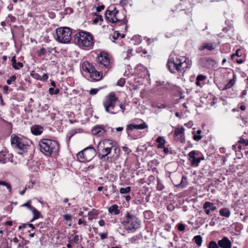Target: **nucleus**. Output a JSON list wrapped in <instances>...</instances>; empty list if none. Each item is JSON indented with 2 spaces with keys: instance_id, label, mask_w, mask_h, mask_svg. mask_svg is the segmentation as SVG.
Here are the masks:
<instances>
[{
  "instance_id": "f257e3e1",
  "label": "nucleus",
  "mask_w": 248,
  "mask_h": 248,
  "mask_svg": "<svg viewBox=\"0 0 248 248\" xmlns=\"http://www.w3.org/2000/svg\"><path fill=\"white\" fill-rule=\"evenodd\" d=\"M191 64V61L186 58H174L170 56L167 63V67L171 73H183L187 69L190 68Z\"/></svg>"
},
{
  "instance_id": "f03ea898",
  "label": "nucleus",
  "mask_w": 248,
  "mask_h": 248,
  "mask_svg": "<svg viewBox=\"0 0 248 248\" xmlns=\"http://www.w3.org/2000/svg\"><path fill=\"white\" fill-rule=\"evenodd\" d=\"M41 152L47 156L58 155L59 150V144L54 140L44 139L39 141Z\"/></svg>"
},
{
  "instance_id": "7ed1b4c3",
  "label": "nucleus",
  "mask_w": 248,
  "mask_h": 248,
  "mask_svg": "<svg viewBox=\"0 0 248 248\" xmlns=\"http://www.w3.org/2000/svg\"><path fill=\"white\" fill-rule=\"evenodd\" d=\"M119 101L114 92L110 93L107 95L103 101V105L105 111L111 114H117L119 110L117 107Z\"/></svg>"
},
{
  "instance_id": "20e7f679",
  "label": "nucleus",
  "mask_w": 248,
  "mask_h": 248,
  "mask_svg": "<svg viewBox=\"0 0 248 248\" xmlns=\"http://www.w3.org/2000/svg\"><path fill=\"white\" fill-rule=\"evenodd\" d=\"M74 41L80 47H91L93 45L92 35L83 31H78L74 35Z\"/></svg>"
},
{
  "instance_id": "39448f33",
  "label": "nucleus",
  "mask_w": 248,
  "mask_h": 248,
  "mask_svg": "<svg viewBox=\"0 0 248 248\" xmlns=\"http://www.w3.org/2000/svg\"><path fill=\"white\" fill-rule=\"evenodd\" d=\"M122 223L128 232H134L140 228L141 221L135 215L127 212Z\"/></svg>"
},
{
  "instance_id": "423d86ee",
  "label": "nucleus",
  "mask_w": 248,
  "mask_h": 248,
  "mask_svg": "<svg viewBox=\"0 0 248 248\" xmlns=\"http://www.w3.org/2000/svg\"><path fill=\"white\" fill-rule=\"evenodd\" d=\"M72 30L70 28L63 27L57 28L54 38L56 40L62 44H66L71 39Z\"/></svg>"
},
{
  "instance_id": "0eeeda50",
  "label": "nucleus",
  "mask_w": 248,
  "mask_h": 248,
  "mask_svg": "<svg viewBox=\"0 0 248 248\" xmlns=\"http://www.w3.org/2000/svg\"><path fill=\"white\" fill-rule=\"evenodd\" d=\"M96 155V151L92 146L85 148L77 155L78 159L81 162L90 161Z\"/></svg>"
},
{
  "instance_id": "6e6552de",
  "label": "nucleus",
  "mask_w": 248,
  "mask_h": 248,
  "mask_svg": "<svg viewBox=\"0 0 248 248\" xmlns=\"http://www.w3.org/2000/svg\"><path fill=\"white\" fill-rule=\"evenodd\" d=\"M99 145L100 149L98 150L100 151L99 153L100 158L106 159V157L110 154L111 151L112 150L114 142L111 140L106 139L102 142H100Z\"/></svg>"
},
{
  "instance_id": "1a4fd4ad",
  "label": "nucleus",
  "mask_w": 248,
  "mask_h": 248,
  "mask_svg": "<svg viewBox=\"0 0 248 248\" xmlns=\"http://www.w3.org/2000/svg\"><path fill=\"white\" fill-rule=\"evenodd\" d=\"M133 122H137L138 123L139 122H142V124H136L133 123L129 124L126 125V131L128 136H130L132 131L134 129H144L148 127V125L146 123L140 119H135L133 120Z\"/></svg>"
},
{
  "instance_id": "9d476101",
  "label": "nucleus",
  "mask_w": 248,
  "mask_h": 248,
  "mask_svg": "<svg viewBox=\"0 0 248 248\" xmlns=\"http://www.w3.org/2000/svg\"><path fill=\"white\" fill-rule=\"evenodd\" d=\"M11 142L13 146L23 151H25L27 149L26 140L15 134L11 136Z\"/></svg>"
},
{
  "instance_id": "9b49d317",
  "label": "nucleus",
  "mask_w": 248,
  "mask_h": 248,
  "mask_svg": "<svg viewBox=\"0 0 248 248\" xmlns=\"http://www.w3.org/2000/svg\"><path fill=\"white\" fill-rule=\"evenodd\" d=\"M200 153L197 151H192L188 154V159L191 163V165L193 167H198L201 160L204 159V156L202 155L200 156Z\"/></svg>"
},
{
  "instance_id": "f8f14e48",
  "label": "nucleus",
  "mask_w": 248,
  "mask_h": 248,
  "mask_svg": "<svg viewBox=\"0 0 248 248\" xmlns=\"http://www.w3.org/2000/svg\"><path fill=\"white\" fill-rule=\"evenodd\" d=\"M111 7H109V9ZM118 13L119 11L116 9V7H114L112 10L108 9L106 11L105 17L107 21L111 23H114L115 21L120 19L117 16Z\"/></svg>"
},
{
  "instance_id": "ddd939ff",
  "label": "nucleus",
  "mask_w": 248,
  "mask_h": 248,
  "mask_svg": "<svg viewBox=\"0 0 248 248\" xmlns=\"http://www.w3.org/2000/svg\"><path fill=\"white\" fill-rule=\"evenodd\" d=\"M98 61L99 62L102 67H105L107 69L110 68V59L108 57L107 53L102 52L98 57Z\"/></svg>"
},
{
  "instance_id": "4468645a",
  "label": "nucleus",
  "mask_w": 248,
  "mask_h": 248,
  "mask_svg": "<svg viewBox=\"0 0 248 248\" xmlns=\"http://www.w3.org/2000/svg\"><path fill=\"white\" fill-rule=\"evenodd\" d=\"M200 64L207 68H211L215 67L216 64V62L209 57H203L199 60Z\"/></svg>"
},
{
  "instance_id": "2eb2a0df",
  "label": "nucleus",
  "mask_w": 248,
  "mask_h": 248,
  "mask_svg": "<svg viewBox=\"0 0 248 248\" xmlns=\"http://www.w3.org/2000/svg\"><path fill=\"white\" fill-rule=\"evenodd\" d=\"M217 242L219 248H231L232 247L231 241L226 236L219 240Z\"/></svg>"
},
{
  "instance_id": "dca6fc26",
  "label": "nucleus",
  "mask_w": 248,
  "mask_h": 248,
  "mask_svg": "<svg viewBox=\"0 0 248 248\" xmlns=\"http://www.w3.org/2000/svg\"><path fill=\"white\" fill-rule=\"evenodd\" d=\"M92 132L94 135L100 137L105 135L106 130H105L103 125H97L93 128Z\"/></svg>"
},
{
  "instance_id": "f3484780",
  "label": "nucleus",
  "mask_w": 248,
  "mask_h": 248,
  "mask_svg": "<svg viewBox=\"0 0 248 248\" xmlns=\"http://www.w3.org/2000/svg\"><path fill=\"white\" fill-rule=\"evenodd\" d=\"M12 158L13 155L11 154L3 151L0 152V163L5 164L9 161L12 162Z\"/></svg>"
},
{
  "instance_id": "a211bd4d",
  "label": "nucleus",
  "mask_w": 248,
  "mask_h": 248,
  "mask_svg": "<svg viewBox=\"0 0 248 248\" xmlns=\"http://www.w3.org/2000/svg\"><path fill=\"white\" fill-rule=\"evenodd\" d=\"M203 208L207 215H209L210 211H214L217 209V207L214 205L213 202H205L203 205Z\"/></svg>"
},
{
  "instance_id": "6ab92c4d",
  "label": "nucleus",
  "mask_w": 248,
  "mask_h": 248,
  "mask_svg": "<svg viewBox=\"0 0 248 248\" xmlns=\"http://www.w3.org/2000/svg\"><path fill=\"white\" fill-rule=\"evenodd\" d=\"M184 128L183 127H178L175 128L174 131V136L178 137L180 136L179 140L181 142L183 143L185 142V136H184Z\"/></svg>"
},
{
  "instance_id": "aec40b11",
  "label": "nucleus",
  "mask_w": 248,
  "mask_h": 248,
  "mask_svg": "<svg viewBox=\"0 0 248 248\" xmlns=\"http://www.w3.org/2000/svg\"><path fill=\"white\" fill-rule=\"evenodd\" d=\"M112 150L114 151V155L111 157H107L106 159L107 160L110 159L111 160L112 159H113L115 160L119 158L120 154V149L118 147L116 143L115 142H114V145H113Z\"/></svg>"
},
{
  "instance_id": "412c9836",
  "label": "nucleus",
  "mask_w": 248,
  "mask_h": 248,
  "mask_svg": "<svg viewBox=\"0 0 248 248\" xmlns=\"http://www.w3.org/2000/svg\"><path fill=\"white\" fill-rule=\"evenodd\" d=\"M82 69L86 72H88L90 74L94 70L95 67L93 64L90 63L88 62H84L82 64Z\"/></svg>"
},
{
  "instance_id": "4be33fe9",
  "label": "nucleus",
  "mask_w": 248,
  "mask_h": 248,
  "mask_svg": "<svg viewBox=\"0 0 248 248\" xmlns=\"http://www.w3.org/2000/svg\"><path fill=\"white\" fill-rule=\"evenodd\" d=\"M31 132L34 135H40L43 131V127L39 125H34L31 127Z\"/></svg>"
},
{
  "instance_id": "5701e85b",
  "label": "nucleus",
  "mask_w": 248,
  "mask_h": 248,
  "mask_svg": "<svg viewBox=\"0 0 248 248\" xmlns=\"http://www.w3.org/2000/svg\"><path fill=\"white\" fill-rule=\"evenodd\" d=\"M90 75L91 78L96 81L100 80L102 78V73L96 71L95 68Z\"/></svg>"
},
{
  "instance_id": "b1692460",
  "label": "nucleus",
  "mask_w": 248,
  "mask_h": 248,
  "mask_svg": "<svg viewBox=\"0 0 248 248\" xmlns=\"http://www.w3.org/2000/svg\"><path fill=\"white\" fill-rule=\"evenodd\" d=\"M11 62H12V66L15 69H19V68L23 67V64L22 62H16V56H14L12 58Z\"/></svg>"
},
{
  "instance_id": "393cba45",
  "label": "nucleus",
  "mask_w": 248,
  "mask_h": 248,
  "mask_svg": "<svg viewBox=\"0 0 248 248\" xmlns=\"http://www.w3.org/2000/svg\"><path fill=\"white\" fill-rule=\"evenodd\" d=\"M205 49H207L209 50H212L215 49L214 44L213 43H203L202 46H200L199 50L202 51Z\"/></svg>"
},
{
  "instance_id": "a878e982",
  "label": "nucleus",
  "mask_w": 248,
  "mask_h": 248,
  "mask_svg": "<svg viewBox=\"0 0 248 248\" xmlns=\"http://www.w3.org/2000/svg\"><path fill=\"white\" fill-rule=\"evenodd\" d=\"M118 206L117 204H113L108 208V212L115 215H117L120 214V211L118 209Z\"/></svg>"
},
{
  "instance_id": "bb28decb",
  "label": "nucleus",
  "mask_w": 248,
  "mask_h": 248,
  "mask_svg": "<svg viewBox=\"0 0 248 248\" xmlns=\"http://www.w3.org/2000/svg\"><path fill=\"white\" fill-rule=\"evenodd\" d=\"M236 80V76L235 74H233L232 78L229 81L228 83L224 87V89L227 90V89L232 88L235 84Z\"/></svg>"
},
{
  "instance_id": "cd10ccee",
  "label": "nucleus",
  "mask_w": 248,
  "mask_h": 248,
  "mask_svg": "<svg viewBox=\"0 0 248 248\" xmlns=\"http://www.w3.org/2000/svg\"><path fill=\"white\" fill-rule=\"evenodd\" d=\"M127 20L124 18V20L123 22H122L120 23V26L118 29V31L119 32H125L127 31Z\"/></svg>"
},
{
  "instance_id": "c85d7f7f",
  "label": "nucleus",
  "mask_w": 248,
  "mask_h": 248,
  "mask_svg": "<svg viewBox=\"0 0 248 248\" xmlns=\"http://www.w3.org/2000/svg\"><path fill=\"white\" fill-rule=\"evenodd\" d=\"M219 214L222 217H229L230 216L231 213L228 208H223L220 209Z\"/></svg>"
},
{
  "instance_id": "c756f323",
  "label": "nucleus",
  "mask_w": 248,
  "mask_h": 248,
  "mask_svg": "<svg viewBox=\"0 0 248 248\" xmlns=\"http://www.w3.org/2000/svg\"><path fill=\"white\" fill-rule=\"evenodd\" d=\"M31 211L32 212L34 216L33 218L31 220V222L33 221L34 220L39 218L41 216L40 213L34 207Z\"/></svg>"
},
{
  "instance_id": "7c9ffc66",
  "label": "nucleus",
  "mask_w": 248,
  "mask_h": 248,
  "mask_svg": "<svg viewBox=\"0 0 248 248\" xmlns=\"http://www.w3.org/2000/svg\"><path fill=\"white\" fill-rule=\"evenodd\" d=\"M193 240L198 247H200L202 245V238L201 235H197L195 236L193 238Z\"/></svg>"
},
{
  "instance_id": "2f4dec72",
  "label": "nucleus",
  "mask_w": 248,
  "mask_h": 248,
  "mask_svg": "<svg viewBox=\"0 0 248 248\" xmlns=\"http://www.w3.org/2000/svg\"><path fill=\"white\" fill-rule=\"evenodd\" d=\"M187 178L185 176H183L182 177L181 181L180 184L177 185L176 186L178 187L184 188L186 186L187 183Z\"/></svg>"
},
{
  "instance_id": "473e14b6",
  "label": "nucleus",
  "mask_w": 248,
  "mask_h": 248,
  "mask_svg": "<svg viewBox=\"0 0 248 248\" xmlns=\"http://www.w3.org/2000/svg\"><path fill=\"white\" fill-rule=\"evenodd\" d=\"M0 185L4 186L6 187L7 189L8 190L9 192H11L12 191V188L11 186V185L9 183L6 182V181H0Z\"/></svg>"
},
{
  "instance_id": "72a5a7b5",
  "label": "nucleus",
  "mask_w": 248,
  "mask_h": 248,
  "mask_svg": "<svg viewBox=\"0 0 248 248\" xmlns=\"http://www.w3.org/2000/svg\"><path fill=\"white\" fill-rule=\"evenodd\" d=\"M208 248H219L218 242L217 243L215 241H211L208 246Z\"/></svg>"
},
{
  "instance_id": "f704fd0d",
  "label": "nucleus",
  "mask_w": 248,
  "mask_h": 248,
  "mask_svg": "<svg viewBox=\"0 0 248 248\" xmlns=\"http://www.w3.org/2000/svg\"><path fill=\"white\" fill-rule=\"evenodd\" d=\"M49 93L51 95L57 94L60 93V89H54V88L51 87L48 90Z\"/></svg>"
},
{
  "instance_id": "c9c22d12",
  "label": "nucleus",
  "mask_w": 248,
  "mask_h": 248,
  "mask_svg": "<svg viewBox=\"0 0 248 248\" xmlns=\"http://www.w3.org/2000/svg\"><path fill=\"white\" fill-rule=\"evenodd\" d=\"M77 133L75 130H71L69 132L66 136V141L69 142L71 138Z\"/></svg>"
},
{
  "instance_id": "e433bc0d",
  "label": "nucleus",
  "mask_w": 248,
  "mask_h": 248,
  "mask_svg": "<svg viewBox=\"0 0 248 248\" xmlns=\"http://www.w3.org/2000/svg\"><path fill=\"white\" fill-rule=\"evenodd\" d=\"M131 190V187L130 186H127L125 188H121L120 190V192L121 194H125L129 193Z\"/></svg>"
},
{
  "instance_id": "4c0bfd02",
  "label": "nucleus",
  "mask_w": 248,
  "mask_h": 248,
  "mask_svg": "<svg viewBox=\"0 0 248 248\" xmlns=\"http://www.w3.org/2000/svg\"><path fill=\"white\" fill-rule=\"evenodd\" d=\"M31 201L29 200L27 202L21 205V207H26L29 209L30 210H31L32 208H33V206L31 205Z\"/></svg>"
},
{
  "instance_id": "58836bf2",
  "label": "nucleus",
  "mask_w": 248,
  "mask_h": 248,
  "mask_svg": "<svg viewBox=\"0 0 248 248\" xmlns=\"http://www.w3.org/2000/svg\"><path fill=\"white\" fill-rule=\"evenodd\" d=\"M16 79V75H13L10 77V78L7 80L6 82L8 85H11L13 82L15 81Z\"/></svg>"
},
{
  "instance_id": "ea45409f",
  "label": "nucleus",
  "mask_w": 248,
  "mask_h": 248,
  "mask_svg": "<svg viewBox=\"0 0 248 248\" xmlns=\"http://www.w3.org/2000/svg\"><path fill=\"white\" fill-rule=\"evenodd\" d=\"M156 188L159 191H161L164 188V186L160 180H157Z\"/></svg>"
},
{
  "instance_id": "a19ab883",
  "label": "nucleus",
  "mask_w": 248,
  "mask_h": 248,
  "mask_svg": "<svg viewBox=\"0 0 248 248\" xmlns=\"http://www.w3.org/2000/svg\"><path fill=\"white\" fill-rule=\"evenodd\" d=\"M102 16L101 15H96V17L93 20L94 24H97L99 21H103Z\"/></svg>"
},
{
  "instance_id": "79ce46f5",
  "label": "nucleus",
  "mask_w": 248,
  "mask_h": 248,
  "mask_svg": "<svg viewBox=\"0 0 248 248\" xmlns=\"http://www.w3.org/2000/svg\"><path fill=\"white\" fill-rule=\"evenodd\" d=\"M124 20V18L123 19H119V20H117V21H115L114 23H113L114 24V25L112 26L113 27L116 28L118 29L119 27L120 26V23L122 22H123Z\"/></svg>"
},
{
  "instance_id": "37998d69",
  "label": "nucleus",
  "mask_w": 248,
  "mask_h": 248,
  "mask_svg": "<svg viewBox=\"0 0 248 248\" xmlns=\"http://www.w3.org/2000/svg\"><path fill=\"white\" fill-rule=\"evenodd\" d=\"M46 53V50L45 48L42 47L39 51H38V56L41 57L42 55H44Z\"/></svg>"
},
{
  "instance_id": "c03bdc74",
  "label": "nucleus",
  "mask_w": 248,
  "mask_h": 248,
  "mask_svg": "<svg viewBox=\"0 0 248 248\" xmlns=\"http://www.w3.org/2000/svg\"><path fill=\"white\" fill-rule=\"evenodd\" d=\"M239 143L243 146H246L248 145V140L241 138L239 140Z\"/></svg>"
},
{
  "instance_id": "a18cd8bd",
  "label": "nucleus",
  "mask_w": 248,
  "mask_h": 248,
  "mask_svg": "<svg viewBox=\"0 0 248 248\" xmlns=\"http://www.w3.org/2000/svg\"><path fill=\"white\" fill-rule=\"evenodd\" d=\"M125 80L124 78H121L119 80H118L117 82V85L123 87L125 84Z\"/></svg>"
},
{
  "instance_id": "49530a36",
  "label": "nucleus",
  "mask_w": 248,
  "mask_h": 248,
  "mask_svg": "<svg viewBox=\"0 0 248 248\" xmlns=\"http://www.w3.org/2000/svg\"><path fill=\"white\" fill-rule=\"evenodd\" d=\"M185 228H186V226H185V225L184 224H182V223H179L178 224V230L180 231V232H183L185 231Z\"/></svg>"
},
{
  "instance_id": "de8ad7c7",
  "label": "nucleus",
  "mask_w": 248,
  "mask_h": 248,
  "mask_svg": "<svg viewBox=\"0 0 248 248\" xmlns=\"http://www.w3.org/2000/svg\"><path fill=\"white\" fill-rule=\"evenodd\" d=\"M121 35V33H119V31H115L113 34L112 35V38L114 39V40H117L119 37H120V35Z\"/></svg>"
},
{
  "instance_id": "09e8293b",
  "label": "nucleus",
  "mask_w": 248,
  "mask_h": 248,
  "mask_svg": "<svg viewBox=\"0 0 248 248\" xmlns=\"http://www.w3.org/2000/svg\"><path fill=\"white\" fill-rule=\"evenodd\" d=\"M206 78V77L204 75H198L196 78L197 80H198L200 81H203V80H205Z\"/></svg>"
},
{
  "instance_id": "8fccbe9b",
  "label": "nucleus",
  "mask_w": 248,
  "mask_h": 248,
  "mask_svg": "<svg viewBox=\"0 0 248 248\" xmlns=\"http://www.w3.org/2000/svg\"><path fill=\"white\" fill-rule=\"evenodd\" d=\"M156 142H157L158 143H165V140L163 137H158L156 140Z\"/></svg>"
},
{
  "instance_id": "3c124183",
  "label": "nucleus",
  "mask_w": 248,
  "mask_h": 248,
  "mask_svg": "<svg viewBox=\"0 0 248 248\" xmlns=\"http://www.w3.org/2000/svg\"><path fill=\"white\" fill-rule=\"evenodd\" d=\"M63 218L65 220L71 221L72 220V217L71 215L66 214L64 215Z\"/></svg>"
},
{
  "instance_id": "603ef678",
  "label": "nucleus",
  "mask_w": 248,
  "mask_h": 248,
  "mask_svg": "<svg viewBox=\"0 0 248 248\" xmlns=\"http://www.w3.org/2000/svg\"><path fill=\"white\" fill-rule=\"evenodd\" d=\"M7 18L9 19L11 22H15L16 20V18L11 15H9Z\"/></svg>"
},
{
  "instance_id": "864d4df0",
  "label": "nucleus",
  "mask_w": 248,
  "mask_h": 248,
  "mask_svg": "<svg viewBox=\"0 0 248 248\" xmlns=\"http://www.w3.org/2000/svg\"><path fill=\"white\" fill-rule=\"evenodd\" d=\"M193 140L195 141H199L200 140L202 139V137L201 135H195L193 137Z\"/></svg>"
},
{
  "instance_id": "5fc2aeb1",
  "label": "nucleus",
  "mask_w": 248,
  "mask_h": 248,
  "mask_svg": "<svg viewBox=\"0 0 248 248\" xmlns=\"http://www.w3.org/2000/svg\"><path fill=\"white\" fill-rule=\"evenodd\" d=\"M48 78V76L47 74H44L43 76H41L40 78V80L45 81Z\"/></svg>"
},
{
  "instance_id": "6e6d98bb",
  "label": "nucleus",
  "mask_w": 248,
  "mask_h": 248,
  "mask_svg": "<svg viewBox=\"0 0 248 248\" xmlns=\"http://www.w3.org/2000/svg\"><path fill=\"white\" fill-rule=\"evenodd\" d=\"M99 90L97 89H92L90 91V94L92 95L96 94L98 92Z\"/></svg>"
},
{
  "instance_id": "4d7b16f0",
  "label": "nucleus",
  "mask_w": 248,
  "mask_h": 248,
  "mask_svg": "<svg viewBox=\"0 0 248 248\" xmlns=\"http://www.w3.org/2000/svg\"><path fill=\"white\" fill-rule=\"evenodd\" d=\"M99 235L100 236L101 239H104L108 237V233H100L99 234Z\"/></svg>"
},
{
  "instance_id": "13d9d810",
  "label": "nucleus",
  "mask_w": 248,
  "mask_h": 248,
  "mask_svg": "<svg viewBox=\"0 0 248 248\" xmlns=\"http://www.w3.org/2000/svg\"><path fill=\"white\" fill-rule=\"evenodd\" d=\"M104 9H105V6L104 5H101L98 6L96 8V11L97 12H100L102 11V10H103Z\"/></svg>"
},
{
  "instance_id": "bf43d9fd",
  "label": "nucleus",
  "mask_w": 248,
  "mask_h": 248,
  "mask_svg": "<svg viewBox=\"0 0 248 248\" xmlns=\"http://www.w3.org/2000/svg\"><path fill=\"white\" fill-rule=\"evenodd\" d=\"M122 149L126 154H128L130 152H131V151L126 146H123Z\"/></svg>"
},
{
  "instance_id": "052dcab7",
  "label": "nucleus",
  "mask_w": 248,
  "mask_h": 248,
  "mask_svg": "<svg viewBox=\"0 0 248 248\" xmlns=\"http://www.w3.org/2000/svg\"><path fill=\"white\" fill-rule=\"evenodd\" d=\"M131 51H132V50H130V51L128 50L127 51H126L125 52H124V53H126V55H127V57H125V59H128V58H130L132 55Z\"/></svg>"
},
{
  "instance_id": "680f3d73",
  "label": "nucleus",
  "mask_w": 248,
  "mask_h": 248,
  "mask_svg": "<svg viewBox=\"0 0 248 248\" xmlns=\"http://www.w3.org/2000/svg\"><path fill=\"white\" fill-rule=\"evenodd\" d=\"M89 219L92 220L94 218V214L93 211L90 212L88 214Z\"/></svg>"
},
{
  "instance_id": "e2e57ef3",
  "label": "nucleus",
  "mask_w": 248,
  "mask_h": 248,
  "mask_svg": "<svg viewBox=\"0 0 248 248\" xmlns=\"http://www.w3.org/2000/svg\"><path fill=\"white\" fill-rule=\"evenodd\" d=\"M79 241V236L78 235H76L74 236L73 241L76 244H78Z\"/></svg>"
},
{
  "instance_id": "0e129e2a",
  "label": "nucleus",
  "mask_w": 248,
  "mask_h": 248,
  "mask_svg": "<svg viewBox=\"0 0 248 248\" xmlns=\"http://www.w3.org/2000/svg\"><path fill=\"white\" fill-rule=\"evenodd\" d=\"M239 49H237L235 53H234V54H232L231 56V58L232 59H234V57H236V56H239Z\"/></svg>"
},
{
  "instance_id": "69168bd1",
  "label": "nucleus",
  "mask_w": 248,
  "mask_h": 248,
  "mask_svg": "<svg viewBox=\"0 0 248 248\" xmlns=\"http://www.w3.org/2000/svg\"><path fill=\"white\" fill-rule=\"evenodd\" d=\"M8 89H9V87L8 86H4L3 87V93L5 94H7L8 93Z\"/></svg>"
},
{
  "instance_id": "338daca9",
  "label": "nucleus",
  "mask_w": 248,
  "mask_h": 248,
  "mask_svg": "<svg viewBox=\"0 0 248 248\" xmlns=\"http://www.w3.org/2000/svg\"><path fill=\"white\" fill-rule=\"evenodd\" d=\"M163 151H164V153L165 154H169V153H170V154H171V151H169V149L168 148L164 147V149H163Z\"/></svg>"
},
{
  "instance_id": "774afa93",
  "label": "nucleus",
  "mask_w": 248,
  "mask_h": 248,
  "mask_svg": "<svg viewBox=\"0 0 248 248\" xmlns=\"http://www.w3.org/2000/svg\"><path fill=\"white\" fill-rule=\"evenodd\" d=\"M118 105L120 107V108L122 109V112L124 113L125 109V106L121 104Z\"/></svg>"
}]
</instances>
